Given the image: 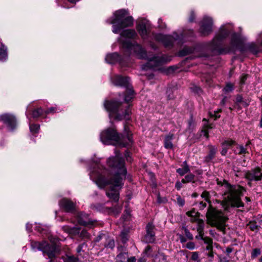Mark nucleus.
I'll use <instances>...</instances> for the list:
<instances>
[{
    "label": "nucleus",
    "mask_w": 262,
    "mask_h": 262,
    "mask_svg": "<svg viewBox=\"0 0 262 262\" xmlns=\"http://www.w3.org/2000/svg\"><path fill=\"white\" fill-rule=\"evenodd\" d=\"M155 226L152 223H149L146 227V234L145 236V240L146 243H152L155 241Z\"/></svg>",
    "instance_id": "f3484780"
},
{
    "label": "nucleus",
    "mask_w": 262,
    "mask_h": 262,
    "mask_svg": "<svg viewBox=\"0 0 262 262\" xmlns=\"http://www.w3.org/2000/svg\"><path fill=\"white\" fill-rule=\"evenodd\" d=\"M120 236L122 243H126L128 241V230L126 229L123 230L120 233Z\"/></svg>",
    "instance_id": "c85d7f7f"
},
{
    "label": "nucleus",
    "mask_w": 262,
    "mask_h": 262,
    "mask_svg": "<svg viewBox=\"0 0 262 262\" xmlns=\"http://www.w3.org/2000/svg\"><path fill=\"white\" fill-rule=\"evenodd\" d=\"M186 247L190 250H193L195 248V245L193 242H188L186 244Z\"/></svg>",
    "instance_id": "09e8293b"
},
{
    "label": "nucleus",
    "mask_w": 262,
    "mask_h": 262,
    "mask_svg": "<svg viewBox=\"0 0 262 262\" xmlns=\"http://www.w3.org/2000/svg\"><path fill=\"white\" fill-rule=\"evenodd\" d=\"M59 204L60 207L67 212H73L75 210V204L68 199H63Z\"/></svg>",
    "instance_id": "6ab92c4d"
},
{
    "label": "nucleus",
    "mask_w": 262,
    "mask_h": 262,
    "mask_svg": "<svg viewBox=\"0 0 262 262\" xmlns=\"http://www.w3.org/2000/svg\"><path fill=\"white\" fill-rule=\"evenodd\" d=\"M226 102V97H224L221 101V103L222 105H224Z\"/></svg>",
    "instance_id": "69168bd1"
},
{
    "label": "nucleus",
    "mask_w": 262,
    "mask_h": 262,
    "mask_svg": "<svg viewBox=\"0 0 262 262\" xmlns=\"http://www.w3.org/2000/svg\"><path fill=\"white\" fill-rule=\"evenodd\" d=\"M59 111H60V110L59 108H58L57 107H50V108H49L46 112V114L54 113L57 112Z\"/></svg>",
    "instance_id": "a19ab883"
},
{
    "label": "nucleus",
    "mask_w": 262,
    "mask_h": 262,
    "mask_svg": "<svg viewBox=\"0 0 262 262\" xmlns=\"http://www.w3.org/2000/svg\"><path fill=\"white\" fill-rule=\"evenodd\" d=\"M248 75L244 74L242 75L240 78V84L243 85L245 83V81L247 79Z\"/></svg>",
    "instance_id": "de8ad7c7"
},
{
    "label": "nucleus",
    "mask_w": 262,
    "mask_h": 262,
    "mask_svg": "<svg viewBox=\"0 0 262 262\" xmlns=\"http://www.w3.org/2000/svg\"><path fill=\"white\" fill-rule=\"evenodd\" d=\"M236 154L242 155L247 152L246 149L242 145H239L236 147V149L234 150Z\"/></svg>",
    "instance_id": "f704fd0d"
},
{
    "label": "nucleus",
    "mask_w": 262,
    "mask_h": 262,
    "mask_svg": "<svg viewBox=\"0 0 262 262\" xmlns=\"http://www.w3.org/2000/svg\"><path fill=\"white\" fill-rule=\"evenodd\" d=\"M107 163L111 168L110 171L104 169L98 161H94L93 167L90 169V177L100 188L111 184L110 188L106 191V195L112 201L117 202L119 198V190L124 184L127 170L124 161L118 151L115 152V157L108 159Z\"/></svg>",
    "instance_id": "f257e3e1"
},
{
    "label": "nucleus",
    "mask_w": 262,
    "mask_h": 262,
    "mask_svg": "<svg viewBox=\"0 0 262 262\" xmlns=\"http://www.w3.org/2000/svg\"><path fill=\"white\" fill-rule=\"evenodd\" d=\"M183 165L184 167L183 168H179L177 169V172L181 176H184L190 171L189 166L187 164L186 161L183 162Z\"/></svg>",
    "instance_id": "393cba45"
},
{
    "label": "nucleus",
    "mask_w": 262,
    "mask_h": 262,
    "mask_svg": "<svg viewBox=\"0 0 262 262\" xmlns=\"http://www.w3.org/2000/svg\"><path fill=\"white\" fill-rule=\"evenodd\" d=\"M134 91L131 88H127L124 96V100L126 103H122L116 100H105L104 106L109 114L111 119L114 118L117 120L125 119L129 120L131 114L130 105L127 103L134 97Z\"/></svg>",
    "instance_id": "20e7f679"
},
{
    "label": "nucleus",
    "mask_w": 262,
    "mask_h": 262,
    "mask_svg": "<svg viewBox=\"0 0 262 262\" xmlns=\"http://www.w3.org/2000/svg\"><path fill=\"white\" fill-rule=\"evenodd\" d=\"M202 132H203L204 136H205L206 138H208V132L206 130H203Z\"/></svg>",
    "instance_id": "e2e57ef3"
},
{
    "label": "nucleus",
    "mask_w": 262,
    "mask_h": 262,
    "mask_svg": "<svg viewBox=\"0 0 262 262\" xmlns=\"http://www.w3.org/2000/svg\"><path fill=\"white\" fill-rule=\"evenodd\" d=\"M194 179V175L193 174H188L186 175L184 179L182 180V183H186L192 182Z\"/></svg>",
    "instance_id": "2f4dec72"
},
{
    "label": "nucleus",
    "mask_w": 262,
    "mask_h": 262,
    "mask_svg": "<svg viewBox=\"0 0 262 262\" xmlns=\"http://www.w3.org/2000/svg\"><path fill=\"white\" fill-rule=\"evenodd\" d=\"M221 111V110H219L216 112H214V117L215 118H217L220 117V116L217 114V113H219Z\"/></svg>",
    "instance_id": "0e129e2a"
},
{
    "label": "nucleus",
    "mask_w": 262,
    "mask_h": 262,
    "mask_svg": "<svg viewBox=\"0 0 262 262\" xmlns=\"http://www.w3.org/2000/svg\"><path fill=\"white\" fill-rule=\"evenodd\" d=\"M260 254V251L258 249H254L252 253V256L253 257H255L257 255H259Z\"/></svg>",
    "instance_id": "49530a36"
},
{
    "label": "nucleus",
    "mask_w": 262,
    "mask_h": 262,
    "mask_svg": "<svg viewBox=\"0 0 262 262\" xmlns=\"http://www.w3.org/2000/svg\"><path fill=\"white\" fill-rule=\"evenodd\" d=\"M233 31V26L230 24H225L220 28L215 37L208 44V49L212 52L218 54H226L235 52L239 49L243 43L241 36L233 33L231 36L230 45L225 48L221 47V43L223 39L226 38Z\"/></svg>",
    "instance_id": "7ed1b4c3"
},
{
    "label": "nucleus",
    "mask_w": 262,
    "mask_h": 262,
    "mask_svg": "<svg viewBox=\"0 0 262 262\" xmlns=\"http://www.w3.org/2000/svg\"><path fill=\"white\" fill-rule=\"evenodd\" d=\"M121 58L117 53L112 54H108L106 56L105 61L107 63L110 64H113L117 62H119L121 64H122L121 62Z\"/></svg>",
    "instance_id": "412c9836"
},
{
    "label": "nucleus",
    "mask_w": 262,
    "mask_h": 262,
    "mask_svg": "<svg viewBox=\"0 0 262 262\" xmlns=\"http://www.w3.org/2000/svg\"><path fill=\"white\" fill-rule=\"evenodd\" d=\"M248 226L253 231L257 232L258 231L259 228L256 223L250 222Z\"/></svg>",
    "instance_id": "c9c22d12"
},
{
    "label": "nucleus",
    "mask_w": 262,
    "mask_h": 262,
    "mask_svg": "<svg viewBox=\"0 0 262 262\" xmlns=\"http://www.w3.org/2000/svg\"><path fill=\"white\" fill-rule=\"evenodd\" d=\"M184 34L181 33L180 35L177 32H173L172 35H163L161 33L154 34V39L159 42L162 43L164 47H171L172 46L174 41H177L178 43L181 44L183 42Z\"/></svg>",
    "instance_id": "9d476101"
},
{
    "label": "nucleus",
    "mask_w": 262,
    "mask_h": 262,
    "mask_svg": "<svg viewBox=\"0 0 262 262\" xmlns=\"http://www.w3.org/2000/svg\"><path fill=\"white\" fill-rule=\"evenodd\" d=\"M242 100V97L241 96H237L236 97V101L237 102H241Z\"/></svg>",
    "instance_id": "680f3d73"
},
{
    "label": "nucleus",
    "mask_w": 262,
    "mask_h": 262,
    "mask_svg": "<svg viewBox=\"0 0 262 262\" xmlns=\"http://www.w3.org/2000/svg\"><path fill=\"white\" fill-rule=\"evenodd\" d=\"M194 19V14L193 12L191 13L190 16L189 17V20L190 22H192Z\"/></svg>",
    "instance_id": "6e6d98bb"
},
{
    "label": "nucleus",
    "mask_w": 262,
    "mask_h": 262,
    "mask_svg": "<svg viewBox=\"0 0 262 262\" xmlns=\"http://www.w3.org/2000/svg\"><path fill=\"white\" fill-rule=\"evenodd\" d=\"M136 260L135 257H131L127 259V262H136Z\"/></svg>",
    "instance_id": "bf43d9fd"
},
{
    "label": "nucleus",
    "mask_w": 262,
    "mask_h": 262,
    "mask_svg": "<svg viewBox=\"0 0 262 262\" xmlns=\"http://www.w3.org/2000/svg\"><path fill=\"white\" fill-rule=\"evenodd\" d=\"M62 258L64 262H79L77 257L70 254H66Z\"/></svg>",
    "instance_id": "bb28decb"
},
{
    "label": "nucleus",
    "mask_w": 262,
    "mask_h": 262,
    "mask_svg": "<svg viewBox=\"0 0 262 262\" xmlns=\"http://www.w3.org/2000/svg\"><path fill=\"white\" fill-rule=\"evenodd\" d=\"M213 21L211 17L205 16L201 24L200 32L203 35H207L212 31Z\"/></svg>",
    "instance_id": "4468645a"
},
{
    "label": "nucleus",
    "mask_w": 262,
    "mask_h": 262,
    "mask_svg": "<svg viewBox=\"0 0 262 262\" xmlns=\"http://www.w3.org/2000/svg\"><path fill=\"white\" fill-rule=\"evenodd\" d=\"M235 144V141L231 139L225 140L222 144V149L221 154L223 156H225L229 147L232 145Z\"/></svg>",
    "instance_id": "4be33fe9"
},
{
    "label": "nucleus",
    "mask_w": 262,
    "mask_h": 262,
    "mask_svg": "<svg viewBox=\"0 0 262 262\" xmlns=\"http://www.w3.org/2000/svg\"><path fill=\"white\" fill-rule=\"evenodd\" d=\"M151 249V247L150 246H147L145 249L146 252H148V251H150Z\"/></svg>",
    "instance_id": "338daca9"
},
{
    "label": "nucleus",
    "mask_w": 262,
    "mask_h": 262,
    "mask_svg": "<svg viewBox=\"0 0 262 262\" xmlns=\"http://www.w3.org/2000/svg\"><path fill=\"white\" fill-rule=\"evenodd\" d=\"M234 89V85L231 83L227 84L224 90L226 92H232Z\"/></svg>",
    "instance_id": "58836bf2"
},
{
    "label": "nucleus",
    "mask_w": 262,
    "mask_h": 262,
    "mask_svg": "<svg viewBox=\"0 0 262 262\" xmlns=\"http://www.w3.org/2000/svg\"><path fill=\"white\" fill-rule=\"evenodd\" d=\"M47 227L45 225H42L41 224H35L34 226V229L36 231L39 232H42L44 230L46 229Z\"/></svg>",
    "instance_id": "4c0bfd02"
},
{
    "label": "nucleus",
    "mask_w": 262,
    "mask_h": 262,
    "mask_svg": "<svg viewBox=\"0 0 262 262\" xmlns=\"http://www.w3.org/2000/svg\"><path fill=\"white\" fill-rule=\"evenodd\" d=\"M177 203L180 206H183L185 204V200L180 196L177 197Z\"/></svg>",
    "instance_id": "37998d69"
},
{
    "label": "nucleus",
    "mask_w": 262,
    "mask_h": 262,
    "mask_svg": "<svg viewBox=\"0 0 262 262\" xmlns=\"http://www.w3.org/2000/svg\"><path fill=\"white\" fill-rule=\"evenodd\" d=\"M149 45L151 47V48L154 50H156L157 49V46L152 41L149 42Z\"/></svg>",
    "instance_id": "4d7b16f0"
},
{
    "label": "nucleus",
    "mask_w": 262,
    "mask_h": 262,
    "mask_svg": "<svg viewBox=\"0 0 262 262\" xmlns=\"http://www.w3.org/2000/svg\"><path fill=\"white\" fill-rule=\"evenodd\" d=\"M206 207V203L205 202H201L199 204V208L200 209L202 210Z\"/></svg>",
    "instance_id": "3c124183"
},
{
    "label": "nucleus",
    "mask_w": 262,
    "mask_h": 262,
    "mask_svg": "<svg viewBox=\"0 0 262 262\" xmlns=\"http://www.w3.org/2000/svg\"><path fill=\"white\" fill-rule=\"evenodd\" d=\"M173 138L172 134H169L165 136L164 141V145L165 148L167 149H171L173 147L172 140Z\"/></svg>",
    "instance_id": "5701e85b"
},
{
    "label": "nucleus",
    "mask_w": 262,
    "mask_h": 262,
    "mask_svg": "<svg viewBox=\"0 0 262 262\" xmlns=\"http://www.w3.org/2000/svg\"><path fill=\"white\" fill-rule=\"evenodd\" d=\"M29 128L32 133H37L40 128V125L37 124H30Z\"/></svg>",
    "instance_id": "72a5a7b5"
},
{
    "label": "nucleus",
    "mask_w": 262,
    "mask_h": 262,
    "mask_svg": "<svg viewBox=\"0 0 262 262\" xmlns=\"http://www.w3.org/2000/svg\"><path fill=\"white\" fill-rule=\"evenodd\" d=\"M125 157L126 159V160L127 161L130 162L131 161V158L130 157V153L128 152H126L125 154Z\"/></svg>",
    "instance_id": "864d4df0"
},
{
    "label": "nucleus",
    "mask_w": 262,
    "mask_h": 262,
    "mask_svg": "<svg viewBox=\"0 0 262 262\" xmlns=\"http://www.w3.org/2000/svg\"><path fill=\"white\" fill-rule=\"evenodd\" d=\"M132 136L128 126L124 124L123 134H118L113 128H107L101 133L100 138L104 144L125 147L132 143Z\"/></svg>",
    "instance_id": "39448f33"
},
{
    "label": "nucleus",
    "mask_w": 262,
    "mask_h": 262,
    "mask_svg": "<svg viewBox=\"0 0 262 262\" xmlns=\"http://www.w3.org/2000/svg\"><path fill=\"white\" fill-rule=\"evenodd\" d=\"M185 233L186 236L190 239H193V236L191 233L189 231V230L187 229H185Z\"/></svg>",
    "instance_id": "8fccbe9b"
},
{
    "label": "nucleus",
    "mask_w": 262,
    "mask_h": 262,
    "mask_svg": "<svg viewBox=\"0 0 262 262\" xmlns=\"http://www.w3.org/2000/svg\"><path fill=\"white\" fill-rule=\"evenodd\" d=\"M106 247L113 249L115 247V242L113 239H111L108 241L107 244L105 246Z\"/></svg>",
    "instance_id": "c03bdc74"
},
{
    "label": "nucleus",
    "mask_w": 262,
    "mask_h": 262,
    "mask_svg": "<svg viewBox=\"0 0 262 262\" xmlns=\"http://www.w3.org/2000/svg\"><path fill=\"white\" fill-rule=\"evenodd\" d=\"M121 207L119 205H116L113 208H109L108 212L113 213L114 215H118L121 211Z\"/></svg>",
    "instance_id": "7c9ffc66"
},
{
    "label": "nucleus",
    "mask_w": 262,
    "mask_h": 262,
    "mask_svg": "<svg viewBox=\"0 0 262 262\" xmlns=\"http://www.w3.org/2000/svg\"><path fill=\"white\" fill-rule=\"evenodd\" d=\"M86 245L85 243L79 245L76 249L77 253L80 254L81 251H83V247H86Z\"/></svg>",
    "instance_id": "79ce46f5"
},
{
    "label": "nucleus",
    "mask_w": 262,
    "mask_h": 262,
    "mask_svg": "<svg viewBox=\"0 0 262 262\" xmlns=\"http://www.w3.org/2000/svg\"><path fill=\"white\" fill-rule=\"evenodd\" d=\"M43 114V110L41 109V108H38L37 109L34 110L32 112V117L33 118H37L41 115Z\"/></svg>",
    "instance_id": "473e14b6"
},
{
    "label": "nucleus",
    "mask_w": 262,
    "mask_h": 262,
    "mask_svg": "<svg viewBox=\"0 0 262 262\" xmlns=\"http://www.w3.org/2000/svg\"><path fill=\"white\" fill-rule=\"evenodd\" d=\"M62 230L69 235H79V236L82 239H89L90 234L86 230L82 229L80 231V229L75 227H71L68 225L63 226L62 227Z\"/></svg>",
    "instance_id": "ddd939ff"
},
{
    "label": "nucleus",
    "mask_w": 262,
    "mask_h": 262,
    "mask_svg": "<svg viewBox=\"0 0 262 262\" xmlns=\"http://www.w3.org/2000/svg\"><path fill=\"white\" fill-rule=\"evenodd\" d=\"M32 224H29V223H27V224H26V229H27L28 231L30 232V231H32Z\"/></svg>",
    "instance_id": "5fc2aeb1"
},
{
    "label": "nucleus",
    "mask_w": 262,
    "mask_h": 262,
    "mask_svg": "<svg viewBox=\"0 0 262 262\" xmlns=\"http://www.w3.org/2000/svg\"><path fill=\"white\" fill-rule=\"evenodd\" d=\"M8 58L7 49L3 45L0 46V61H5Z\"/></svg>",
    "instance_id": "b1692460"
},
{
    "label": "nucleus",
    "mask_w": 262,
    "mask_h": 262,
    "mask_svg": "<svg viewBox=\"0 0 262 262\" xmlns=\"http://www.w3.org/2000/svg\"><path fill=\"white\" fill-rule=\"evenodd\" d=\"M107 22L113 25V32L118 34L123 28L133 25V18L129 15L127 11L121 9L115 12L113 16Z\"/></svg>",
    "instance_id": "0eeeda50"
},
{
    "label": "nucleus",
    "mask_w": 262,
    "mask_h": 262,
    "mask_svg": "<svg viewBox=\"0 0 262 262\" xmlns=\"http://www.w3.org/2000/svg\"><path fill=\"white\" fill-rule=\"evenodd\" d=\"M245 178L249 181H259L262 178V168L257 167L245 174Z\"/></svg>",
    "instance_id": "dca6fc26"
},
{
    "label": "nucleus",
    "mask_w": 262,
    "mask_h": 262,
    "mask_svg": "<svg viewBox=\"0 0 262 262\" xmlns=\"http://www.w3.org/2000/svg\"><path fill=\"white\" fill-rule=\"evenodd\" d=\"M111 80L115 85L128 87L129 84L128 77H123L120 75H114L111 78Z\"/></svg>",
    "instance_id": "a211bd4d"
},
{
    "label": "nucleus",
    "mask_w": 262,
    "mask_h": 262,
    "mask_svg": "<svg viewBox=\"0 0 262 262\" xmlns=\"http://www.w3.org/2000/svg\"><path fill=\"white\" fill-rule=\"evenodd\" d=\"M226 190L224 192V199L222 203V207L225 212H229L231 207H241L243 204L241 201V196L245 190L240 186H231L226 184L225 186Z\"/></svg>",
    "instance_id": "423d86ee"
},
{
    "label": "nucleus",
    "mask_w": 262,
    "mask_h": 262,
    "mask_svg": "<svg viewBox=\"0 0 262 262\" xmlns=\"http://www.w3.org/2000/svg\"><path fill=\"white\" fill-rule=\"evenodd\" d=\"M206 217L208 223L211 226L216 227L222 231L225 229L228 217L224 212L210 205L206 213Z\"/></svg>",
    "instance_id": "6e6552de"
},
{
    "label": "nucleus",
    "mask_w": 262,
    "mask_h": 262,
    "mask_svg": "<svg viewBox=\"0 0 262 262\" xmlns=\"http://www.w3.org/2000/svg\"><path fill=\"white\" fill-rule=\"evenodd\" d=\"M138 37L136 31L133 29H126L120 33L118 39L122 47L129 54L134 53L140 59H147V62L143 67L144 70L154 69L171 60V57L166 55H154L149 57L146 50L138 43H133L130 39H135Z\"/></svg>",
    "instance_id": "f03ea898"
},
{
    "label": "nucleus",
    "mask_w": 262,
    "mask_h": 262,
    "mask_svg": "<svg viewBox=\"0 0 262 262\" xmlns=\"http://www.w3.org/2000/svg\"><path fill=\"white\" fill-rule=\"evenodd\" d=\"M191 259L192 260L196 261V262H200L201 260L199 258V254L197 252H193L192 253L191 256Z\"/></svg>",
    "instance_id": "ea45409f"
},
{
    "label": "nucleus",
    "mask_w": 262,
    "mask_h": 262,
    "mask_svg": "<svg viewBox=\"0 0 262 262\" xmlns=\"http://www.w3.org/2000/svg\"><path fill=\"white\" fill-rule=\"evenodd\" d=\"M51 242L52 243V245L48 244L46 242L42 243H38L36 242H32L31 243V246L34 250L37 249L42 251L44 253H46L49 257L51 259L54 257L56 255L59 253L58 245L55 239L54 241L52 238H50Z\"/></svg>",
    "instance_id": "1a4fd4ad"
},
{
    "label": "nucleus",
    "mask_w": 262,
    "mask_h": 262,
    "mask_svg": "<svg viewBox=\"0 0 262 262\" xmlns=\"http://www.w3.org/2000/svg\"><path fill=\"white\" fill-rule=\"evenodd\" d=\"M77 221L80 225L84 226L92 225L93 224V222L89 217L88 215L83 212L78 214Z\"/></svg>",
    "instance_id": "aec40b11"
},
{
    "label": "nucleus",
    "mask_w": 262,
    "mask_h": 262,
    "mask_svg": "<svg viewBox=\"0 0 262 262\" xmlns=\"http://www.w3.org/2000/svg\"><path fill=\"white\" fill-rule=\"evenodd\" d=\"M137 30L143 39L148 38L150 31V24L146 19H140L137 25Z\"/></svg>",
    "instance_id": "f8f14e48"
},
{
    "label": "nucleus",
    "mask_w": 262,
    "mask_h": 262,
    "mask_svg": "<svg viewBox=\"0 0 262 262\" xmlns=\"http://www.w3.org/2000/svg\"><path fill=\"white\" fill-rule=\"evenodd\" d=\"M201 197L203 199H204V200L207 202L208 203H210V195L209 192L207 191H204L201 194Z\"/></svg>",
    "instance_id": "e433bc0d"
},
{
    "label": "nucleus",
    "mask_w": 262,
    "mask_h": 262,
    "mask_svg": "<svg viewBox=\"0 0 262 262\" xmlns=\"http://www.w3.org/2000/svg\"><path fill=\"white\" fill-rule=\"evenodd\" d=\"M216 148H215L214 147H211L210 148L209 154L206 157V160L207 161H209L211 160H212L214 158L216 154Z\"/></svg>",
    "instance_id": "cd10ccee"
},
{
    "label": "nucleus",
    "mask_w": 262,
    "mask_h": 262,
    "mask_svg": "<svg viewBox=\"0 0 262 262\" xmlns=\"http://www.w3.org/2000/svg\"><path fill=\"white\" fill-rule=\"evenodd\" d=\"M127 257V253L121 252L117 255L116 260L117 262H126Z\"/></svg>",
    "instance_id": "a878e982"
},
{
    "label": "nucleus",
    "mask_w": 262,
    "mask_h": 262,
    "mask_svg": "<svg viewBox=\"0 0 262 262\" xmlns=\"http://www.w3.org/2000/svg\"><path fill=\"white\" fill-rule=\"evenodd\" d=\"M175 187L177 189V190H180L182 187V183L179 181L177 182L175 185Z\"/></svg>",
    "instance_id": "603ef678"
},
{
    "label": "nucleus",
    "mask_w": 262,
    "mask_h": 262,
    "mask_svg": "<svg viewBox=\"0 0 262 262\" xmlns=\"http://www.w3.org/2000/svg\"><path fill=\"white\" fill-rule=\"evenodd\" d=\"M207 256L208 257L210 258V259H209L210 261H211V259L213 258V252L212 251H210L208 254H207Z\"/></svg>",
    "instance_id": "13d9d810"
},
{
    "label": "nucleus",
    "mask_w": 262,
    "mask_h": 262,
    "mask_svg": "<svg viewBox=\"0 0 262 262\" xmlns=\"http://www.w3.org/2000/svg\"><path fill=\"white\" fill-rule=\"evenodd\" d=\"M186 214L190 217V221L191 222L197 223V231L199 234L195 236V238L198 239H200L202 240L203 238L204 224V221L199 219V213L196 212L194 209H192L187 211Z\"/></svg>",
    "instance_id": "9b49d317"
},
{
    "label": "nucleus",
    "mask_w": 262,
    "mask_h": 262,
    "mask_svg": "<svg viewBox=\"0 0 262 262\" xmlns=\"http://www.w3.org/2000/svg\"><path fill=\"white\" fill-rule=\"evenodd\" d=\"M69 2L71 3H76L77 2H78L79 0H68Z\"/></svg>",
    "instance_id": "774afa93"
},
{
    "label": "nucleus",
    "mask_w": 262,
    "mask_h": 262,
    "mask_svg": "<svg viewBox=\"0 0 262 262\" xmlns=\"http://www.w3.org/2000/svg\"><path fill=\"white\" fill-rule=\"evenodd\" d=\"M156 262H167L166 256L163 253H159L155 257Z\"/></svg>",
    "instance_id": "c756f323"
},
{
    "label": "nucleus",
    "mask_w": 262,
    "mask_h": 262,
    "mask_svg": "<svg viewBox=\"0 0 262 262\" xmlns=\"http://www.w3.org/2000/svg\"><path fill=\"white\" fill-rule=\"evenodd\" d=\"M202 240L207 245H212V240L209 237H203Z\"/></svg>",
    "instance_id": "a18cd8bd"
},
{
    "label": "nucleus",
    "mask_w": 262,
    "mask_h": 262,
    "mask_svg": "<svg viewBox=\"0 0 262 262\" xmlns=\"http://www.w3.org/2000/svg\"><path fill=\"white\" fill-rule=\"evenodd\" d=\"M212 249V245H207V246L206 247V250H208V251H211Z\"/></svg>",
    "instance_id": "052dcab7"
},
{
    "label": "nucleus",
    "mask_w": 262,
    "mask_h": 262,
    "mask_svg": "<svg viewBox=\"0 0 262 262\" xmlns=\"http://www.w3.org/2000/svg\"><path fill=\"white\" fill-rule=\"evenodd\" d=\"M0 119L4 122L10 130H13L16 126V120L12 115L6 114L2 115Z\"/></svg>",
    "instance_id": "2eb2a0df"
}]
</instances>
